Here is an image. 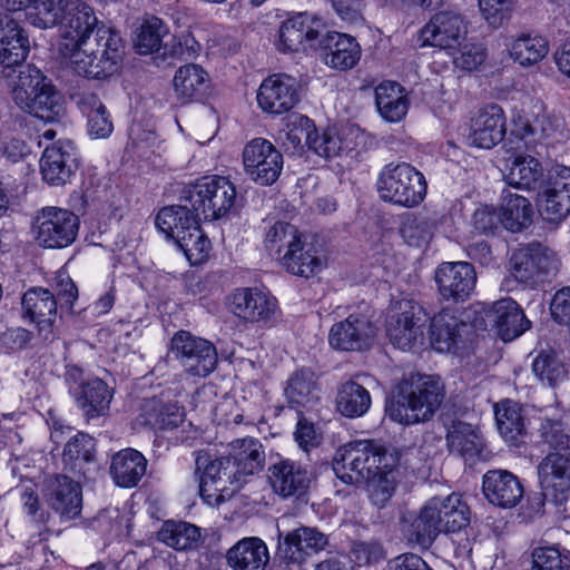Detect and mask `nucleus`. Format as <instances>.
Returning a JSON list of instances; mask_svg holds the SVG:
<instances>
[{"mask_svg": "<svg viewBox=\"0 0 570 570\" xmlns=\"http://www.w3.org/2000/svg\"><path fill=\"white\" fill-rule=\"evenodd\" d=\"M428 315L423 307L411 299L391 303L386 318V335L400 350H411L423 336Z\"/></svg>", "mask_w": 570, "mask_h": 570, "instance_id": "obj_7", "label": "nucleus"}, {"mask_svg": "<svg viewBox=\"0 0 570 570\" xmlns=\"http://www.w3.org/2000/svg\"><path fill=\"white\" fill-rule=\"evenodd\" d=\"M135 45L138 53H157L158 57L163 59L167 57L189 59L193 58L197 51L194 48V46L197 45L194 38L187 36L183 43L168 32L164 22L157 17L147 19L140 26Z\"/></svg>", "mask_w": 570, "mask_h": 570, "instance_id": "obj_8", "label": "nucleus"}, {"mask_svg": "<svg viewBox=\"0 0 570 570\" xmlns=\"http://www.w3.org/2000/svg\"><path fill=\"white\" fill-rule=\"evenodd\" d=\"M281 264L288 273L306 278L320 272L323 265L315 245L307 242L304 235L289 252L283 254Z\"/></svg>", "mask_w": 570, "mask_h": 570, "instance_id": "obj_38", "label": "nucleus"}, {"mask_svg": "<svg viewBox=\"0 0 570 570\" xmlns=\"http://www.w3.org/2000/svg\"><path fill=\"white\" fill-rule=\"evenodd\" d=\"M482 17L492 28H500L510 17L512 0H479Z\"/></svg>", "mask_w": 570, "mask_h": 570, "instance_id": "obj_62", "label": "nucleus"}, {"mask_svg": "<svg viewBox=\"0 0 570 570\" xmlns=\"http://www.w3.org/2000/svg\"><path fill=\"white\" fill-rule=\"evenodd\" d=\"M505 135L503 110L498 105H489L478 111L471 119V131L468 136L472 146L490 149L499 144Z\"/></svg>", "mask_w": 570, "mask_h": 570, "instance_id": "obj_27", "label": "nucleus"}, {"mask_svg": "<svg viewBox=\"0 0 570 570\" xmlns=\"http://www.w3.org/2000/svg\"><path fill=\"white\" fill-rule=\"evenodd\" d=\"M71 141H57L46 147L40 159V171L46 183L62 186L73 175L77 163Z\"/></svg>", "mask_w": 570, "mask_h": 570, "instance_id": "obj_24", "label": "nucleus"}, {"mask_svg": "<svg viewBox=\"0 0 570 570\" xmlns=\"http://www.w3.org/2000/svg\"><path fill=\"white\" fill-rule=\"evenodd\" d=\"M275 308V301L257 289L238 288L232 296L230 309L244 321H268Z\"/></svg>", "mask_w": 570, "mask_h": 570, "instance_id": "obj_34", "label": "nucleus"}, {"mask_svg": "<svg viewBox=\"0 0 570 570\" xmlns=\"http://www.w3.org/2000/svg\"><path fill=\"white\" fill-rule=\"evenodd\" d=\"M272 489L283 498L302 495L311 482L309 472L291 460H281L268 468Z\"/></svg>", "mask_w": 570, "mask_h": 570, "instance_id": "obj_30", "label": "nucleus"}, {"mask_svg": "<svg viewBox=\"0 0 570 570\" xmlns=\"http://www.w3.org/2000/svg\"><path fill=\"white\" fill-rule=\"evenodd\" d=\"M206 455H198L196 459L197 470L204 468V474L200 480L199 491L206 503L219 504L225 493L230 495L235 489L229 491L227 484L239 481V476L233 465L230 458H219L207 462Z\"/></svg>", "mask_w": 570, "mask_h": 570, "instance_id": "obj_14", "label": "nucleus"}, {"mask_svg": "<svg viewBox=\"0 0 570 570\" xmlns=\"http://www.w3.org/2000/svg\"><path fill=\"white\" fill-rule=\"evenodd\" d=\"M323 60L331 68L352 69L361 58V47L355 38L336 31H326L317 41Z\"/></svg>", "mask_w": 570, "mask_h": 570, "instance_id": "obj_26", "label": "nucleus"}, {"mask_svg": "<svg viewBox=\"0 0 570 570\" xmlns=\"http://www.w3.org/2000/svg\"><path fill=\"white\" fill-rule=\"evenodd\" d=\"M557 269L556 261L540 243L515 250L510 258L511 276L525 286L534 287Z\"/></svg>", "mask_w": 570, "mask_h": 570, "instance_id": "obj_11", "label": "nucleus"}, {"mask_svg": "<svg viewBox=\"0 0 570 570\" xmlns=\"http://www.w3.org/2000/svg\"><path fill=\"white\" fill-rule=\"evenodd\" d=\"M504 177L511 186L540 190L543 185V168L532 156H517L511 160Z\"/></svg>", "mask_w": 570, "mask_h": 570, "instance_id": "obj_42", "label": "nucleus"}, {"mask_svg": "<svg viewBox=\"0 0 570 570\" xmlns=\"http://www.w3.org/2000/svg\"><path fill=\"white\" fill-rule=\"evenodd\" d=\"M532 372L544 384L556 387L567 379V368L553 351H541L532 362Z\"/></svg>", "mask_w": 570, "mask_h": 570, "instance_id": "obj_53", "label": "nucleus"}, {"mask_svg": "<svg viewBox=\"0 0 570 570\" xmlns=\"http://www.w3.org/2000/svg\"><path fill=\"white\" fill-rule=\"evenodd\" d=\"M376 336L375 325L365 316L350 315L332 325L328 342L340 351L368 350Z\"/></svg>", "mask_w": 570, "mask_h": 570, "instance_id": "obj_19", "label": "nucleus"}, {"mask_svg": "<svg viewBox=\"0 0 570 570\" xmlns=\"http://www.w3.org/2000/svg\"><path fill=\"white\" fill-rule=\"evenodd\" d=\"M38 244L45 248H65L77 237L79 219L72 212L59 207L42 208L33 219Z\"/></svg>", "mask_w": 570, "mask_h": 570, "instance_id": "obj_9", "label": "nucleus"}, {"mask_svg": "<svg viewBox=\"0 0 570 570\" xmlns=\"http://www.w3.org/2000/svg\"><path fill=\"white\" fill-rule=\"evenodd\" d=\"M29 39L19 22L7 12H0V66L2 76L10 78L21 67L29 52Z\"/></svg>", "mask_w": 570, "mask_h": 570, "instance_id": "obj_15", "label": "nucleus"}, {"mask_svg": "<svg viewBox=\"0 0 570 570\" xmlns=\"http://www.w3.org/2000/svg\"><path fill=\"white\" fill-rule=\"evenodd\" d=\"M94 452V439L86 433H78L67 442L63 449L65 471L78 479H91L97 471Z\"/></svg>", "mask_w": 570, "mask_h": 570, "instance_id": "obj_31", "label": "nucleus"}, {"mask_svg": "<svg viewBox=\"0 0 570 570\" xmlns=\"http://www.w3.org/2000/svg\"><path fill=\"white\" fill-rule=\"evenodd\" d=\"M376 187L384 202L405 208L420 205L428 191L424 175L407 163L386 165L377 178Z\"/></svg>", "mask_w": 570, "mask_h": 570, "instance_id": "obj_5", "label": "nucleus"}, {"mask_svg": "<svg viewBox=\"0 0 570 570\" xmlns=\"http://www.w3.org/2000/svg\"><path fill=\"white\" fill-rule=\"evenodd\" d=\"M446 533H455L470 524L471 511L459 494L446 495Z\"/></svg>", "mask_w": 570, "mask_h": 570, "instance_id": "obj_59", "label": "nucleus"}, {"mask_svg": "<svg viewBox=\"0 0 570 570\" xmlns=\"http://www.w3.org/2000/svg\"><path fill=\"white\" fill-rule=\"evenodd\" d=\"M495 421L505 441L515 443L525 432L522 407L517 402L503 400L494 406Z\"/></svg>", "mask_w": 570, "mask_h": 570, "instance_id": "obj_48", "label": "nucleus"}, {"mask_svg": "<svg viewBox=\"0 0 570 570\" xmlns=\"http://www.w3.org/2000/svg\"><path fill=\"white\" fill-rule=\"evenodd\" d=\"M199 219L191 206L184 202L181 205L164 207L157 214L155 223L167 237L177 242L179 236L196 227Z\"/></svg>", "mask_w": 570, "mask_h": 570, "instance_id": "obj_40", "label": "nucleus"}, {"mask_svg": "<svg viewBox=\"0 0 570 570\" xmlns=\"http://www.w3.org/2000/svg\"><path fill=\"white\" fill-rule=\"evenodd\" d=\"M444 397L443 384L438 376L417 375L400 386L395 399L389 401L385 411L401 424L425 422L432 417Z\"/></svg>", "mask_w": 570, "mask_h": 570, "instance_id": "obj_2", "label": "nucleus"}, {"mask_svg": "<svg viewBox=\"0 0 570 570\" xmlns=\"http://www.w3.org/2000/svg\"><path fill=\"white\" fill-rule=\"evenodd\" d=\"M372 449L375 442L370 440L353 441L340 448L333 461L336 476L350 484L364 481L363 469Z\"/></svg>", "mask_w": 570, "mask_h": 570, "instance_id": "obj_29", "label": "nucleus"}, {"mask_svg": "<svg viewBox=\"0 0 570 570\" xmlns=\"http://www.w3.org/2000/svg\"><path fill=\"white\" fill-rule=\"evenodd\" d=\"M124 45L119 33L111 28L100 27L77 49L62 57L68 58L76 73L87 78L101 79L114 75L122 59Z\"/></svg>", "mask_w": 570, "mask_h": 570, "instance_id": "obj_3", "label": "nucleus"}, {"mask_svg": "<svg viewBox=\"0 0 570 570\" xmlns=\"http://www.w3.org/2000/svg\"><path fill=\"white\" fill-rule=\"evenodd\" d=\"M226 562L233 570H265L268 548L258 537L243 538L227 550Z\"/></svg>", "mask_w": 570, "mask_h": 570, "instance_id": "obj_33", "label": "nucleus"}, {"mask_svg": "<svg viewBox=\"0 0 570 570\" xmlns=\"http://www.w3.org/2000/svg\"><path fill=\"white\" fill-rule=\"evenodd\" d=\"M397 474L396 468H392L365 480L370 499L375 505L384 507L392 498L396 487Z\"/></svg>", "mask_w": 570, "mask_h": 570, "instance_id": "obj_57", "label": "nucleus"}, {"mask_svg": "<svg viewBox=\"0 0 570 570\" xmlns=\"http://www.w3.org/2000/svg\"><path fill=\"white\" fill-rule=\"evenodd\" d=\"M43 495L48 505L66 520L75 519L81 512L80 479L75 481L66 474L51 475L46 480Z\"/></svg>", "mask_w": 570, "mask_h": 570, "instance_id": "obj_20", "label": "nucleus"}, {"mask_svg": "<svg viewBox=\"0 0 570 570\" xmlns=\"http://www.w3.org/2000/svg\"><path fill=\"white\" fill-rule=\"evenodd\" d=\"M490 316L498 328L500 337L504 342L517 338L529 330L531 325L523 311L511 298L495 302Z\"/></svg>", "mask_w": 570, "mask_h": 570, "instance_id": "obj_36", "label": "nucleus"}, {"mask_svg": "<svg viewBox=\"0 0 570 570\" xmlns=\"http://www.w3.org/2000/svg\"><path fill=\"white\" fill-rule=\"evenodd\" d=\"M330 547V535L316 527L301 525L286 534L278 533L277 554L289 562H306Z\"/></svg>", "mask_w": 570, "mask_h": 570, "instance_id": "obj_13", "label": "nucleus"}, {"mask_svg": "<svg viewBox=\"0 0 570 570\" xmlns=\"http://www.w3.org/2000/svg\"><path fill=\"white\" fill-rule=\"evenodd\" d=\"M245 173L261 186L273 185L283 169V156L267 139L255 138L243 150Z\"/></svg>", "mask_w": 570, "mask_h": 570, "instance_id": "obj_12", "label": "nucleus"}, {"mask_svg": "<svg viewBox=\"0 0 570 570\" xmlns=\"http://www.w3.org/2000/svg\"><path fill=\"white\" fill-rule=\"evenodd\" d=\"M470 325L449 308L434 315L430 324V340L439 352H451L468 334Z\"/></svg>", "mask_w": 570, "mask_h": 570, "instance_id": "obj_32", "label": "nucleus"}, {"mask_svg": "<svg viewBox=\"0 0 570 570\" xmlns=\"http://www.w3.org/2000/svg\"><path fill=\"white\" fill-rule=\"evenodd\" d=\"M207 72L198 65L181 66L174 77V89L177 97L187 102L202 96L207 88Z\"/></svg>", "mask_w": 570, "mask_h": 570, "instance_id": "obj_47", "label": "nucleus"}, {"mask_svg": "<svg viewBox=\"0 0 570 570\" xmlns=\"http://www.w3.org/2000/svg\"><path fill=\"white\" fill-rule=\"evenodd\" d=\"M200 538V529L185 521H166L158 532L159 541L178 551L196 549Z\"/></svg>", "mask_w": 570, "mask_h": 570, "instance_id": "obj_46", "label": "nucleus"}, {"mask_svg": "<svg viewBox=\"0 0 570 570\" xmlns=\"http://www.w3.org/2000/svg\"><path fill=\"white\" fill-rule=\"evenodd\" d=\"M375 102L380 115L390 122H397L406 115L409 98L396 82L386 81L375 88Z\"/></svg>", "mask_w": 570, "mask_h": 570, "instance_id": "obj_41", "label": "nucleus"}, {"mask_svg": "<svg viewBox=\"0 0 570 570\" xmlns=\"http://www.w3.org/2000/svg\"><path fill=\"white\" fill-rule=\"evenodd\" d=\"M368 460L364 464V480L382 473L386 469L396 468L399 456L396 453L387 452L386 449L375 443V449L368 451Z\"/></svg>", "mask_w": 570, "mask_h": 570, "instance_id": "obj_60", "label": "nucleus"}, {"mask_svg": "<svg viewBox=\"0 0 570 570\" xmlns=\"http://www.w3.org/2000/svg\"><path fill=\"white\" fill-rule=\"evenodd\" d=\"M236 197L233 183L222 176H212L188 186L181 200L187 202L199 218L212 222L225 217L234 207Z\"/></svg>", "mask_w": 570, "mask_h": 570, "instance_id": "obj_6", "label": "nucleus"}, {"mask_svg": "<svg viewBox=\"0 0 570 570\" xmlns=\"http://www.w3.org/2000/svg\"><path fill=\"white\" fill-rule=\"evenodd\" d=\"M298 100V82L287 75L269 76L262 82L257 92L259 107L273 115L289 111Z\"/></svg>", "mask_w": 570, "mask_h": 570, "instance_id": "obj_21", "label": "nucleus"}, {"mask_svg": "<svg viewBox=\"0 0 570 570\" xmlns=\"http://www.w3.org/2000/svg\"><path fill=\"white\" fill-rule=\"evenodd\" d=\"M482 490L488 501L497 507L514 508L523 498L519 478L507 470H491L482 478Z\"/></svg>", "mask_w": 570, "mask_h": 570, "instance_id": "obj_25", "label": "nucleus"}, {"mask_svg": "<svg viewBox=\"0 0 570 570\" xmlns=\"http://www.w3.org/2000/svg\"><path fill=\"white\" fill-rule=\"evenodd\" d=\"M501 219L502 225L513 233L528 228L533 220L531 203L521 195L504 191L501 204Z\"/></svg>", "mask_w": 570, "mask_h": 570, "instance_id": "obj_44", "label": "nucleus"}, {"mask_svg": "<svg viewBox=\"0 0 570 570\" xmlns=\"http://www.w3.org/2000/svg\"><path fill=\"white\" fill-rule=\"evenodd\" d=\"M548 52L549 42L540 35L521 33L510 46L511 58L524 67L538 63Z\"/></svg>", "mask_w": 570, "mask_h": 570, "instance_id": "obj_50", "label": "nucleus"}, {"mask_svg": "<svg viewBox=\"0 0 570 570\" xmlns=\"http://www.w3.org/2000/svg\"><path fill=\"white\" fill-rule=\"evenodd\" d=\"M176 244L184 252L191 265L203 263L208 257L210 250V240L199 228L198 223L196 227L190 228L187 233L179 236Z\"/></svg>", "mask_w": 570, "mask_h": 570, "instance_id": "obj_55", "label": "nucleus"}, {"mask_svg": "<svg viewBox=\"0 0 570 570\" xmlns=\"http://www.w3.org/2000/svg\"><path fill=\"white\" fill-rule=\"evenodd\" d=\"M12 99L21 110L45 121H58L66 111L61 94L31 65L19 70L12 83Z\"/></svg>", "mask_w": 570, "mask_h": 570, "instance_id": "obj_4", "label": "nucleus"}, {"mask_svg": "<svg viewBox=\"0 0 570 570\" xmlns=\"http://www.w3.org/2000/svg\"><path fill=\"white\" fill-rule=\"evenodd\" d=\"M540 434L553 452L539 464L540 485L552 503L562 505L570 493V435L563 432L560 421L543 419Z\"/></svg>", "mask_w": 570, "mask_h": 570, "instance_id": "obj_1", "label": "nucleus"}, {"mask_svg": "<svg viewBox=\"0 0 570 570\" xmlns=\"http://www.w3.org/2000/svg\"><path fill=\"white\" fill-rule=\"evenodd\" d=\"M76 400L89 421L108 412L112 392L102 380L92 379L79 386Z\"/></svg>", "mask_w": 570, "mask_h": 570, "instance_id": "obj_39", "label": "nucleus"}, {"mask_svg": "<svg viewBox=\"0 0 570 570\" xmlns=\"http://www.w3.org/2000/svg\"><path fill=\"white\" fill-rule=\"evenodd\" d=\"M146 423L157 429H174L184 420V410L174 402L149 400L145 406Z\"/></svg>", "mask_w": 570, "mask_h": 570, "instance_id": "obj_51", "label": "nucleus"}, {"mask_svg": "<svg viewBox=\"0 0 570 570\" xmlns=\"http://www.w3.org/2000/svg\"><path fill=\"white\" fill-rule=\"evenodd\" d=\"M323 22L307 12H301L284 21L279 29V46L283 51H298L304 43L317 49L323 35Z\"/></svg>", "mask_w": 570, "mask_h": 570, "instance_id": "obj_23", "label": "nucleus"}, {"mask_svg": "<svg viewBox=\"0 0 570 570\" xmlns=\"http://www.w3.org/2000/svg\"><path fill=\"white\" fill-rule=\"evenodd\" d=\"M537 206L540 215L549 222H558L570 213V195L538 193Z\"/></svg>", "mask_w": 570, "mask_h": 570, "instance_id": "obj_58", "label": "nucleus"}, {"mask_svg": "<svg viewBox=\"0 0 570 570\" xmlns=\"http://www.w3.org/2000/svg\"><path fill=\"white\" fill-rule=\"evenodd\" d=\"M82 104L88 116L89 134L96 138L108 137L112 132L114 126L104 104L94 94L85 96Z\"/></svg>", "mask_w": 570, "mask_h": 570, "instance_id": "obj_54", "label": "nucleus"}, {"mask_svg": "<svg viewBox=\"0 0 570 570\" xmlns=\"http://www.w3.org/2000/svg\"><path fill=\"white\" fill-rule=\"evenodd\" d=\"M23 315L36 323L45 341L53 340L52 324L57 315V299L46 288H31L22 296Z\"/></svg>", "mask_w": 570, "mask_h": 570, "instance_id": "obj_28", "label": "nucleus"}, {"mask_svg": "<svg viewBox=\"0 0 570 570\" xmlns=\"http://www.w3.org/2000/svg\"><path fill=\"white\" fill-rule=\"evenodd\" d=\"M233 465L238 474H254L263 468L265 453L262 444L254 439L237 440L233 444Z\"/></svg>", "mask_w": 570, "mask_h": 570, "instance_id": "obj_49", "label": "nucleus"}, {"mask_svg": "<svg viewBox=\"0 0 570 570\" xmlns=\"http://www.w3.org/2000/svg\"><path fill=\"white\" fill-rule=\"evenodd\" d=\"M434 279L443 299L464 302L472 294L476 273L466 262H444L435 271Z\"/></svg>", "mask_w": 570, "mask_h": 570, "instance_id": "obj_16", "label": "nucleus"}, {"mask_svg": "<svg viewBox=\"0 0 570 570\" xmlns=\"http://www.w3.org/2000/svg\"><path fill=\"white\" fill-rule=\"evenodd\" d=\"M336 410L346 417H360L371 406L368 391L354 380L342 383L337 389Z\"/></svg>", "mask_w": 570, "mask_h": 570, "instance_id": "obj_43", "label": "nucleus"}, {"mask_svg": "<svg viewBox=\"0 0 570 570\" xmlns=\"http://www.w3.org/2000/svg\"><path fill=\"white\" fill-rule=\"evenodd\" d=\"M533 570H570L560 551L553 547H540L532 551Z\"/></svg>", "mask_w": 570, "mask_h": 570, "instance_id": "obj_61", "label": "nucleus"}, {"mask_svg": "<svg viewBox=\"0 0 570 570\" xmlns=\"http://www.w3.org/2000/svg\"><path fill=\"white\" fill-rule=\"evenodd\" d=\"M466 32V24L459 13L441 11L423 27L420 39L423 46L452 49L461 45Z\"/></svg>", "mask_w": 570, "mask_h": 570, "instance_id": "obj_22", "label": "nucleus"}, {"mask_svg": "<svg viewBox=\"0 0 570 570\" xmlns=\"http://www.w3.org/2000/svg\"><path fill=\"white\" fill-rule=\"evenodd\" d=\"M446 426V445L450 452L458 453L468 460L480 456L484 442L478 426L461 420H452Z\"/></svg>", "mask_w": 570, "mask_h": 570, "instance_id": "obj_35", "label": "nucleus"}, {"mask_svg": "<svg viewBox=\"0 0 570 570\" xmlns=\"http://www.w3.org/2000/svg\"><path fill=\"white\" fill-rule=\"evenodd\" d=\"M285 395L291 404L313 406L320 400L316 375L309 368L296 371L288 380Z\"/></svg>", "mask_w": 570, "mask_h": 570, "instance_id": "obj_45", "label": "nucleus"}, {"mask_svg": "<svg viewBox=\"0 0 570 570\" xmlns=\"http://www.w3.org/2000/svg\"><path fill=\"white\" fill-rule=\"evenodd\" d=\"M302 235L296 226L276 222L266 233L265 247L271 256L281 262L283 254L289 252Z\"/></svg>", "mask_w": 570, "mask_h": 570, "instance_id": "obj_52", "label": "nucleus"}, {"mask_svg": "<svg viewBox=\"0 0 570 570\" xmlns=\"http://www.w3.org/2000/svg\"><path fill=\"white\" fill-rule=\"evenodd\" d=\"M62 36L58 49L61 55L77 49L81 41L91 38L100 27H106L87 3L76 0L63 17Z\"/></svg>", "mask_w": 570, "mask_h": 570, "instance_id": "obj_18", "label": "nucleus"}, {"mask_svg": "<svg viewBox=\"0 0 570 570\" xmlns=\"http://www.w3.org/2000/svg\"><path fill=\"white\" fill-rule=\"evenodd\" d=\"M502 224L501 214L492 206L476 208L472 216V226L480 235H492Z\"/></svg>", "mask_w": 570, "mask_h": 570, "instance_id": "obj_64", "label": "nucleus"}, {"mask_svg": "<svg viewBox=\"0 0 570 570\" xmlns=\"http://www.w3.org/2000/svg\"><path fill=\"white\" fill-rule=\"evenodd\" d=\"M171 352L186 372L194 376H206L217 364L215 346L207 340L180 331L171 340Z\"/></svg>", "mask_w": 570, "mask_h": 570, "instance_id": "obj_10", "label": "nucleus"}, {"mask_svg": "<svg viewBox=\"0 0 570 570\" xmlns=\"http://www.w3.org/2000/svg\"><path fill=\"white\" fill-rule=\"evenodd\" d=\"M147 471V460L134 449H125L111 459L110 474L120 488H134Z\"/></svg>", "mask_w": 570, "mask_h": 570, "instance_id": "obj_37", "label": "nucleus"}, {"mask_svg": "<svg viewBox=\"0 0 570 570\" xmlns=\"http://www.w3.org/2000/svg\"><path fill=\"white\" fill-rule=\"evenodd\" d=\"M446 497L431 498L411 522L409 540L429 549L441 532L446 533Z\"/></svg>", "mask_w": 570, "mask_h": 570, "instance_id": "obj_17", "label": "nucleus"}, {"mask_svg": "<svg viewBox=\"0 0 570 570\" xmlns=\"http://www.w3.org/2000/svg\"><path fill=\"white\" fill-rule=\"evenodd\" d=\"M351 556L358 567L373 566L384 559V550L376 541H355Z\"/></svg>", "mask_w": 570, "mask_h": 570, "instance_id": "obj_63", "label": "nucleus"}, {"mask_svg": "<svg viewBox=\"0 0 570 570\" xmlns=\"http://www.w3.org/2000/svg\"><path fill=\"white\" fill-rule=\"evenodd\" d=\"M433 227L434 223L429 217L410 214L403 220L400 233L410 246L420 247L429 242Z\"/></svg>", "mask_w": 570, "mask_h": 570, "instance_id": "obj_56", "label": "nucleus"}]
</instances>
